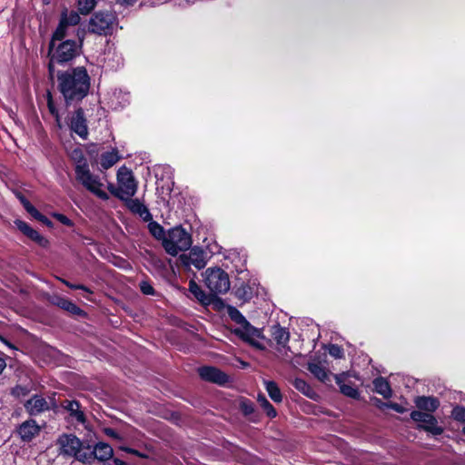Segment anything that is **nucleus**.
Masks as SVG:
<instances>
[{
	"mask_svg": "<svg viewBox=\"0 0 465 465\" xmlns=\"http://www.w3.org/2000/svg\"><path fill=\"white\" fill-rule=\"evenodd\" d=\"M14 223L17 230H19L25 237L32 242H35L38 246L47 248L50 244L48 239L40 234L38 231L31 227L26 222L15 219Z\"/></svg>",
	"mask_w": 465,
	"mask_h": 465,
	"instance_id": "17",
	"label": "nucleus"
},
{
	"mask_svg": "<svg viewBox=\"0 0 465 465\" xmlns=\"http://www.w3.org/2000/svg\"><path fill=\"white\" fill-rule=\"evenodd\" d=\"M60 18L62 20L65 21L67 26H69V25H76L79 24V22L81 20L79 15L76 12L72 11L69 15H67V11L66 10L62 12Z\"/></svg>",
	"mask_w": 465,
	"mask_h": 465,
	"instance_id": "39",
	"label": "nucleus"
},
{
	"mask_svg": "<svg viewBox=\"0 0 465 465\" xmlns=\"http://www.w3.org/2000/svg\"><path fill=\"white\" fill-rule=\"evenodd\" d=\"M31 216L35 220H36V221L42 223L43 224H45V226H47L48 228H53L54 227V223L47 216H45L41 212H39L37 209H35L31 213Z\"/></svg>",
	"mask_w": 465,
	"mask_h": 465,
	"instance_id": "42",
	"label": "nucleus"
},
{
	"mask_svg": "<svg viewBox=\"0 0 465 465\" xmlns=\"http://www.w3.org/2000/svg\"><path fill=\"white\" fill-rule=\"evenodd\" d=\"M414 403L418 411L430 414L436 411L440 405L439 399L434 396H417L414 399Z\"/></svg>",
	"mask_w": 465,
	"mask_h": 465,
	"instance_id": "22",
	"label": "nucleus"
},
{
	"mask_svg": "<svg viewBox=\"0 0 465 465\" xmlns=\"http://www.w3.org/2000/svg\"><path fill=\"white\" fill-rule=\"evenodd\" d=\"M65 286L70 288L71 290H82L89 294H93L94 292L87 286L81 283H73L67 280L61 279L60 280Z\"/></svg>",
	"mask_w": 465,
	"mask_h": 465,
	"instance_id": "44",
	"label": "nucleus"
},
{
	"mask_svg": "<svg viewBox=\"0 0 465 465\" xmlns=\"http://www.w3.org/2000/svg\"><path fill=\"white\" fill-rule=\"evenodd\" d=\"M270 334L272 340L278 345V351L282 349H290L288 342L290 341V332L287 328L282 327L279 323H276L270 328Z\"/></svg>",
	"mask_w": 465,
	"mask_h": 465,
	"instance_id": "21",
	"label": "nucleus"
},
{
	"mask_svg": "<svg viewBox=\"0 0 465 465\" xmlns=\"http://www.w3.org/2000/svg\"><path fill=\"white\" fill-rule=\"evenodd\" d=\"M51 215L56 221H58L59 223H61L62 224H64V225H65L67 227H74V223L73 222V220L68 218L64 213L54 212V213H52Z\"/></svg>",
	"mask_w": 465,
	"mask_h": 465,
	"instance_id": "45",
	"label": "nucleus"
},
{
	"mask_svg": "<svg viewBox=\"0 0 465 465\" xmlns=\"http://www.w3.org/2000/svg\"><path fill=\"white\" fill-rule=\"evenodd\" d=\"M189 292L203 305H211L213 302L223 303L222 298L214 293H206L194 280L189 282Z\"/></svg>",
	"mask_w": 465,
	"mask_h": 465,
	"instance_id": "18",
	"label": "nucleus"
},
{
	"mask_svg": "<svg viewBox=\"0 0 465 465\" xmlns=\"http://www.w3.org/2000/svg\"><path fill=\"white\" fill-rule=\"evenodd\" d=\"M411 419L417 423V429L432 436H440L444 432V428L439 425L438 420L433 414L414 410L410 414Z\"/></svg>",
	"mask_w": 465,
	"mask_h": 465,
	"instance_id": "9",
	"label": "nucleus"
},
{
	"mask_svg": "<svg viewBox=\"0 0 465 465\" xmlns=\"http://www.w3.org/2000/svg\"><path fill=\"white\" fill-rule=\"evenodd\" d=\"M257 401L260 403L261 407L266 413L267 417H269L270 419H273L278 415L276 409L267 400L264 394H258Z\"/></svg>",
	"mask_w": 465,
	"mask_h": 465,
	"instance_id": "34",
	"label": "nucleus"
},
{
	"mask_svg": "<svg viewBox=\"0 0 465 465\" xmlns=\"http://www.w3.org/2000/svg\"><path fill=\"white\" fill-rule=\"evenodd\" d=\"M144 222L148 223L153 220V215L150 213L149 209L145 206V208L138 214Z\"/></svg>",
	"mask_w": 465,
	"mask_h": 465,
	"instance_id": "53",
	"label": "nucleus"
},
{
	"mask_svg": "<svg viewBox=\"0 0 465 465\" xmlns=\"http://www.w3.org/2000/svg\"><path fill=\"white\" fill-rule=\"evenodd\" d=\"M17 432L24 441H31L40 432V427L33 419L24 421L17 429Z\"/></svg>",
	"mask_w": 465,
	"mask_h": 465,
	"instance_id": "23",
	"label": "nucleus"
},
{
	"mask_svg": "<svg viewBox=\"0 0 465 465\" xmlns=\"http://www.w3.org/2000/svg\"><path fill=\"white\" fill-rule=\"evenodd\" d=\"M103 432L109 438H112L117 441H122L124 440L123 436L120 435L114 429L110 427H104L103 429Z\"/></svg>",
	"mask_w": 465,
	"mask_h": 465,
	"instance_id": "49",
	"label": "nucleus"
},
{
	"mask_svg": "<svg viewBox=\"0 0 465 465\" xmlns=\"http://www.w3.org/2000/svg\"><path fill=\"white\" fill-rule=\"evenodd\" d=\"M450 417L460 422H465V407L456 404L451 411Z\"/></svg>",
	"mask_w": 465,
	"mask_h": 465,
	"instance_id": "41",
	"label": "nucleus"
},
{
	"mask_svg": "<svg viewBox=\"0 0 465 465\" xmlns=\"http://www.w3.org/2000/svg\"><path fill=\"white\" fill-rule=\"evenodd\" d=\"M307 370L322 383L331 385L335 374L323 366L321 356L314 355L308 362Z\"/></svg>",
	"mask_w": 465,
	"mask_h": 465,
	"instance_id": "14",
	"label": "nucleus"
},
{
	"mask_svg": "<svg viewBox=\"0 0 465 465\" xmlns=\"http://www.w3.org/2000/svg\"><path fill=\"white\" fill-rule=\"evenodd\" d=\"M120 450H122L129 454H133L134 456L142 458V459H149V455L146 452H142L138 450H135V449H133L130 447H120Z\"/></svg>",
	"mask_w": 465,
	"mask_h": 465,
	"instance_id": "50",
	"label": "nucleus"
},
{
	"mask_svg": "<svg viewBox=\"0 0 465 465\" xmlns=\"http://www.w3.org/2000/svg\"><path fill=\"white\" fill-rule=\"evenodd\" d=\"M374 391L381 394L384 399H390L392 395V390L387 379L380 376L373 380Z\"/></svg>",
	"mask_w": 465,
	"mask_h": 465,
	"instance_id": "29",
	"label": "nucleus"
},
{
	"mask_svg": "<svg viewBox=\"0 0 465 465\" xmlns=\"http://www.w3.org/2000/svg\"><path fill=\"white\" fill-rule=\"evenodd\" d=\"M107 189L110 192V193L114 197L118 198L121 201L125 200V195L120 186L116 187L114 184L109 183Z\"/></svg>",
	"mask_w": 465,
	"mask_h": 465,
	"instance_id": "48",
	"label": "nucleus"
},
{
	"mask_svg": "<svg viewBox=\"0 0 465 465\" xmlns=\"http://www.w3.org/2000/svg\"><path fill=\"white\" fill-rule=\"evenodd\" d=\"M57 89L64 97L66 106L81 103L89 94L91 77L84 66L58 71Z\"/></svg>",
	"mask_w": 465,
	"mask_h": 465,
	"instance_id": "1",
	"label": "nucleus"
},
{
	"mask_svg": "<svg viewBox=\"0 0 465 465\" xmlns=\"http://www.w3.org/2000/svg\"><path fill=\"white\" fill-rule=\"evenodd\" d=\"M233 294L242 303H244L252 300L253 296L252 288L242 282L239 286H234Z\"/></svg>",
	"mask_w": 465,
	"mask_h": 465,
	"instance_id": "28",
	"label": "nucleus"
},
{
	"mask_svg": "<svg viewBox=\"0 0 465 465\" xmlns=\"http://www.w3.org/2000/svg\"><path fill=\"white\" fill-rule=\"evenodd\" d=\"M6 367V361L5 359L0 356V374L3 372V371Z\"/></svg>",
	"mask_w": 465,
	"mask_h": 465,
	"instance_id": "58",
	"label": "nucleus"
},
{
	"mask_svg": "<svg viewBox=\"0 0 465 465\" xmlns=\"http://www.w3.org/2000/svg\"><path fill=\"white\" fill-rule=\"evenodd\" d=\"M462 433L465 435V426L462 428Z\"/></svg>",
	"mask_w": 465,
	"mask_h": 465,
	"instance_id": "63",
	"label": "nucleus"
},
{
	"mask_svg": "<svg viewBox=\"0 0 465 465\" xmlns=\"http://www.w3.org/2000/svg\"><path fill=\"white\" fill-rule=\"evenodd\" d=\"M46 101L49 113L54 117L57 126L59 128H62L61 116L59 114L58 109L54 102V98L50 91H47L46 93Z\"/></svg>",
	"mask_w": 465,
	"mask_h": 465,
	"instance_id": "35",
	"label": "nucleus"
},
{
	"mask_svg": "<svg viewBox=\"0 0 465 465\" xmlns=\"http://www.w3.org/2000/svg\"><path fill=\"white\" fill-rule=\"evenodd\" d=\"M227 312L230 319L241 326L239 328H235L232 331V333L239 337L242 341L257 350L264 351L266 349L262 342L257 341V339L264 338L261 329L252 326L246 320L243 314L233 306H228Z\"/></svg>",
	"mask_w": 465,
	"mask_h": 465,
	"instance_id": "3",
	"label": "nucleus"
},
{
	"mask_svg": "<svg viewBox=\"0 0 465 465\" xmlns=\"http://www.w3.org/2000/svg\"><path fill=\"white\" fill-rule=\"evenodd\" d=\"M372 401H373L374 405H375L377 408H379V409H382V408H384V407H386V408H387V404H389V401H388V402H384V401H382L381 399L376 398V397H374V398L372 399Z\"/></svg>",
	"mask_w": 465,
	"mask_h": 465,
	"instance_id": "55",
	"label": "nucleus"
},
{
	"mask_svg": "<svg viewBox=\"0 0 465 465\" xmlns=\"http://www.w3.org/2000/svg\"><path fill=\"white\" fill-rule=\"evenodd\" d=\"M147 227L149 232L154 239H156L157 241H161L162 243L165 242L164 240H166L167 238V232L159 223L155 221H151V223H148Z\"/></svg>",
	"mask_w": 465,
	"mask_h": 465,
	"instance_id": "32",
	"label": "nucleus"
},
{
	"mask_svg": "<svg viewBox=\"0 0 465 465\" xmlns=\"http://www.w3.org/2000/svg\"><path fill=\"white\" fill-rule=\"evenodd\" d=\"M60 408L68 414L66 417L68 420L80 424L86 422V416L78 401L64 399L60 401Z\"/></svg>",
	"mask_w": 465,
	"mask_h": 465,
	"instance_id": "15",
	"label": "nucleus"
},
{
	"mask_svg": "<svg viewBox=\"0 0 465 465\" xmlns=\"http://www.w3.org/2000/svg\"><path fill=\"white\" fill-rule=\"evenodd\" d=\"M67 28L68 26L65 21L60 18L58 25L53 32L50 42L48 44L49 54H51L53 52L56 41L63 42L66 40L65 37L67 35Z\"/></svg>",
	"mask_w": 465,
	"mask_h": 465,
	"instance_id": "26",
	"label": "nucleus"
},
{
	"mask_svg": "<svg viewBox=\"0 0 465 465\" xmlns=\"http://www.w3.org/2000/svg\"><path fill=\"white\" fill-rule=\"evenodd\" d=\"M212 304L215 305L218 308L223 306V303H221V302H213Z\"/></svg>",
	"mask_w": 465,
	"mask_h": 465,
	"instance_id": "61",
	"label": "nucleus"
},
{
	"mask_svg": "<svg viewBox=\"0 0 465 465\" xmlns=\"http://www.w3.org/2000/svg\"><path fill=\"white\" fill-rule=\"evenodd\" d=\"M188 254H181L175 261V265L184 270H190L191 265H193L197 270H201L205 267L207 263L206 252L202 247L193 246L189 249Z\"/></svg>",
	"mask_w": 465,
	"mask_h": 465,
	"instance_id": "10",
	"label": "nucleus"
},
{
	"mask_svg": "<svg viewBox=\"0 0 465 465\" xmlns=\"http://www.w3.org/2000/svg\"><path fill=\"white\" fill-rule=\"evenodd\" d=\"M117 4L124 5V6H132L134 3H136L138 0H115Z\"/></svg>",
	"mask_w": 465,
	"mask_h": 465,
	"instance_id": "56",
	"label": "nucleus"
},
{
	"mask_svg": "<svg viewBox=\"0 0 465 465\" xmlns=\"http://www.w3.org/2000/svg\"><path fill=\"white\" fill-rule=\"evenodd\" d=\"M51 302L73 315L83 316L85 314L84 310L64 297L55 295L51 299Z\"/></svg>",
	"mask_w": 465,
	"mask_h": 465,
	"instance_id": "25",
	"label": "nucleus"
},
{
	"mask_svg": "<svg viewBox=\"0 0 465 465\" xmlns=\"http://www.w3.org/2000/svg\"><path fill=\"white\" fill-rule=\"evenodd\" d=\"M15 196L19 200L25 210L31 215V213L36 209L31 202L19 190L13 191Z\"/></svg>",
	"mask_w": 465,
	"mask_h": 465,
	"instance_id": "38",
	"label": "nucleus"
},
{
	"mask_svg": "<svg viewBox=\"0 0 465 465\" xmlns=\"http://www.w3.org/2000/svg\"><path fill=\"white\" fill-rule=\"evenodd\" d=\"M113 462L114 465H128L127 462L119 458L113 459Z\"/></svg>",
	"mask_w": 465,
	"mask_h": 465,
	"instance_id": "59",
	"label": "nucleus"
},
{
	"mask_svg": "<svg viewBox=\"0 0 465 465\" xmlns=\"http://www.w3.org/2000/svg\"><path fill=\"white\" fill-rule=\"evenodd\" d=\"M76 38L77 40L76 41V45H80V49L83 50V45H84V38L86 36V30L84 28H78L76 30Z\"/></svg>",
	"mask_w": 465,
	"mask_h": 465,
	"instance_id": "51",
	"label": "nucleus"
},
{
	"mask_svg": "<svg viewBox=\"0 0 465 465\" xmlns=\"http://www.w3.org/2000/svg\"><path fill=\"white\" fill-rule=\"evenodd\" d=\"M239 410L249 421L258 423L261 421V414L256 411L254 403L247 398L240 401Z\"/></svg>",
	"mask_w": 465,
	"mask_h": 465,
	"instance_id": "24",
	"label": "nucleus"
},
{
	"mask_svg": "<svg viewBox=\"0 0 465 465\" xmlns=\"http://www.w3.org/2000/svg\"><path fill=\"white\" fill-rule=\"evenodd\" d=\"M151 264L155 269V271L163 277H166L167 275H169L170 271L173 272L172 259L164 261L159 257H153L151 260Z\"/></svg>",
	"mask_w": 465,
	"mask_h": 465,
	"instance_id": "27",
	"label": "nucleus"
},
{
	"mask_svg": "<svg viewBox=\"0 0 465 465\" xmlns=\"http://www.w3.org/2000/svg\"><path fill=\"white\" fill-rule=\"evenodd\" d=\"M56 444L63 455L73 457L82 463H86L87 450L85 448L89 444L88 440H80L72 433H63L58 437Z\"/></svg>",
	"mask_w": 465,
	"mask_h": 465,
	"instance_id": "4",
	"label": "nucleus"
},
{
	"mask_svg": "<svg viewBox=\"0 0 465 465\" xmlns=\"http://www.w3.org/2000/svg\"><path fill=\"white\" fill-rule=\"evenodd\" d=\"M48 57H49V63L47 64L48 74H49L50 78H53L54 74V64H56V63H55V61L52 60V54H48Z\"/></svg>",
	"mask_w": 465,
	"mask_h": 465,
	"instance_id": "54",
	"label": "nucleus"
},
{
	"mask_svg": "<svg viewBox=\"0 0 465 465\" xmlns=\"http://www.w3.org/2000/svg\"><path fill=\"white\" fill-rule=\"evenodd\" d=\"M140 291L144 295H154L155 290L149 281H142L139 283Z\"/></svg>",
	"mask_w": 465,
	"mask_h": 465,
	"instance_id": "47",
	"label": "nucleus"
},
{
	"mask_svg": "<svg viewBox=\"0 0 465 465\" xmlns=\"http://www.w3.org/2000/svg\"><path fill=\"white\" fill-rule=\"evenodd\" d=\"M122 156L119 155V152L116 148H114L111 152H105L101 154L100 163L101 166L107 170L114 166Z\"/></svg>",
	"mask_w": 465,
	"mask_h": 465,
	"instance_id": "30",
	"label": "nucleus"
},
{
	"mask_svg": "<svg viewBox=\"0 0 465 465\" xmlns=\"http://www.w3.org/2000/svg\"><path fill=\"white\" fill-rule=\"evenodd\" d=\"M294 388L301 391L303 395L313 399L315 391L313 388L303 379L296 378L293 381Z\"/></svg>",
	"mask_w": 465,
	"mask_h": 465,
	"instance_id": "33",
	"label": "nucleus"
},
{
	"mask_svg": "<svg viewBox=\"0 0 465 465\" xmlns=\"http://www.w3.org/2000/svg\"><path fill=\"white\" fill-rule=\"evenodd\" d=\"M0 341H2L5 345L9 347L10 349L16 350V347L13 343H11L8 340H6L5 337H3L2 335H0Z\"/></svg>",
	"mask_w": 465,
	"mask_h": 465,
	"instance_id": "57",
	"label": "nucleus"
},
{
	"mask_svg": "<svg viewBox=\"0 0 465 465\" xmlns=\"http://www.w3.org/2000/svg\"><path fill=\"white\" fill-rule=\"evenodd\" d=\"M69 128L82 139H87L89 133L84 108L78 107L75 109L70 118Z\"/></svg>",
	"mask_w": 465,
	"mask_h": 465,
	"instance_id": "16",
	"label": "nucleus"
},
{
	"mask_svg": "<svg viewBox=\"0 0 465 465\" xmlns=\"http://www.w3.org/2000/svg\"><path fill=\"white\" fill-rule=\"evenodd\" d=\"M15 458L12 452L0 451V465H15Z\"/></svg>",
	"mask_w": 465,
	"mask_h": 465,
	"instance_id": "46",
	"label": "nucleus"
},
{
	"mask_svg": "<svg viewBox=\"0 0 465 465\" xmlns=\"http://www.w3.org/2000/svg\"><path fill=\"white\" fill-rule=\"evenodd\" d=\"M198 374L203 381L220 386H224L230 381L227 373L214 366L205 365L199 367Z\"/></svg>",
	"mask_w": 465,
	"mask_h": 465,
	"instance_id": "13",
	"label": "nucleus"
},
{
	"mask_svg": "<svg viewBox=\"0 0 465 465\" xmlns=\"http://www.w3.org/2000/svg\"><path fill=\"white\" fill-rule=\"evenodd\" d=\"M51 0H43V4L44 5H48L50 3Z\"/></svg>",
	"mask_w": 465,
	"mask_h": 465,
	"instance_id": "62",
	"label": "nucleus"
},
{
	"mask_svg": "<svg viewBox=\"0 0 465 465\" xmlns=\"http://www.w3.org/2000/svg\"><path fill=\"white\" fill-rule=\"evenodd\" d=\"M117 183L125 196L133 197L136 193L138 183L132 170L125 165L121 166L117 171Z\"/></svg>",
	"mask_w": 465,
	"mask_h": 465,
	"instance_id": "12",
	"label": "nucleus"
},
{
	"mask_svg": "<svg viewBox=\"0 0 465 465\" xmlns=\"http://www.w3.org/2000/svg\"><path fill=\"white\" fill-rule=\"evenodd\" d=\"M387 408L393 410L394 411L398 413H404L407 411V409L401 404L393 401H389V404H387Z\"/></svg>",
	"mask_w": 465,
	"mask_h": 465,
	"instance_id": "52",
	"label": "nucleus"
},
{
	"mask_svg": "<svg viewBox=\"0 0 465 465\" xmlns=\"http://www.w3.org/2000/svg\"><path fill=\"white\" fill-rule=\"evenodd\" d=\"M70 158L75 163L74 173L76 181L99 199L108 200L109 195L101 189L103 183L100 177L91 173L83 150L79 147L74 148L70 153Z\"/></svg>",
	"mask_w": 465,
	"mask_h": 465,
	"instance_id": "2",
	"label": "nucleus"
},
{
	"mask_svg": "<svg viewBox=\"0 0 465 465\" xmlns=\"http://www.w3.org/2000/svg\"><path fill=\"white\" fill-rule=\"evenodd\" d=\"M116 15L111 11H96L89 21L88 32L99 35H111Z\"/></svg>",
	"mask_w": 465,
	"mask_h": 465,
	"instance_id": "7",
	"label": "nucleus"
},
{
	"mask_svg": "<svg viewBox=\"0 0 465 465\" xmlns=\"http://www.w3.org/2000/svg\"><path fill=\"white\" fill-rule=\"evenodd\" d=\"M82 54L80 45H76L74 39H66L60 42L57 45H54V50L51 53L52 60L56 64L64 65Z\"/></svg>",
	"mask_w": 465,
	"mask_h": 465,
	"instance_id": "8",
	"label": "nucleus"
},
{
	"mask_svg": "<svg viewBox=\"0 0 465 465\" xmlns=\"http://www.w3.org/2000/svg\"><path fill=\"white\" fill-rule=\"evenodd\" d=\"M26 412L30 416H37L50 409L46 400L41 395L35 394L24 403Z\"/></svg>",
	"mask_w": 465,
	"mask_h": 465,
	"instance_id": "19",
	"label": "nucleus"
},
{
	"mask_svg": "<svg viewBox=\"0 0 465 465\" xmlns=\"http://www.w3.org/2000/svg\"><path fill=\"white\" fill-rule=\"evenodd\" d=\"M85 450H87L86 454V463L91 464L94 460H97L99 461H106L109 460L114 459V450L112 446L105 442H92L89 440L88 446H86Z\"/></svg>",
	"mask_w": 465,
	"mask_h": 465,
	"instance_id": "11",
	"label": "nucleus"
},
{
	"mask_svg": "<svg viewBox=\"0 0 465 465\" xmlns=\"http://www.w3.org/2000/svg\"><path fill=\"white\" fill-rule=\"evenodd\" d=\"M163 242L165 252L175 257L179 252H184L191 248L192 235L182 225H177L167 231V238Z\"/></svg>",
	"mask_w": 465,
	"mask_h": 465,
	"instance_id": "5",
	"label": "nucleus"
},
{
	"mask_svg": "<svg viewBox=\"0 0 465 465\" xmlns=\"http://www.w3.org/2000/svg\"><path fill=\"white\" fill-rule=\"evenodd\" d=\"M264 386L272 401H273L275 403H280L282 401L283 397L277 382L274 381H264Z\"/></svg>",
	"mask_w": 465,
	"mask_h": 465,
	"instance_id": "31",
	"label": "nucleus"
},
{
	"mask_svg": "<svg viewBox=\"0 0 465 465\" xmlns=\"http://www.w3.org/2000/svg\"><path fill=\"white\" fill-rule=\"evenodd\" d=\"M328 352L334 359H341L344 357V351L338 344H329Z\"/></svg>",
	"mask_w": 465,
	"mask_h": 465,
	"instance_id": "43",
	"label": "nucleus"
},
{
	"mask_svg": "<svg viewBox=\"0 0 465 465\" xmlns=\"http://www.w3.org/2000/svg\"><path fill=\"white\" fill-rule=\"evenodd\" d=\"M349 376L348 372H341L334 375L336 384L339 386L341 393L351 398L353 400H359L361 397L360 391L351 382L346 383V380Z\"/></svg>",
	"mask_w": 465,
	"mask_h": 465,
	"instance_id": "20",
	"label": "nucleus"
},
{
	"mask_svg": "<svg viewBox=\"0 0 465 465\" xmlns=\"http://www.w3.org/2000/svg\"><path fill=\"white\" fill-rule=\"evenodd\" d=\"M83 239L85 241V243L88 245H92L94 243V240L88 236H83Z\"/></svg>",
	"mask_w": 465,
	"mask_h": 465,
	"instance_id": "60",
	"label": "nucleus"
},
{
	"mask_svg": "<svg viewBox=\"0 0 465 465\" xmlns=\"http://www.w3.org/2000/svg\"><path fill=\"white\" fill-rule=\"evenodd\" d=\"M123 201L125 203L126 207L135 214H139L145 208V205L137 198L133 199L132 197L125 196V200Z\"/></svg>",
	"mask_w": 465,
	"mask_h": 465,
	"instance_id": "36",
	"label": "nucleus"
},
{
	"mask_svg": "<svg viewBox=\"0 0 465 465\" xmlns=\"http://www.w3.org/2000/svg\"><path fill=\"white\" fill-rule=\"evenodd\" d=\"M96 0H78V11L81 15H89L95 7Z\"/></svg>",
	"mask_w": 465,
	"mask_h": 465,
	"instance_id": "37",
	"label": "nucleus"
},
{
	"mask_svg": "<svg viewBox=\"0 0 465 465\" xmlns=\"http://www.w3.org/2000/svg\"><path fill=\"white\" fill-rule=\"evenodd\" d=\"M31 391V388L27 385L17 384L11 389L10 394L16 399L27 396Z\"/></svg>",
	"mask_w": 465,
	"mask_h": 465,
	"instance_id": "40",
	"label": "nucleus"
},
{
	"mask_svg": "<svg viewBox=\"0 0 465 465\" xmlns=\"http://www.w3.org/2000/svg\"><path fill=\"white\" fill-rule=\"evenodd\" d=\"M204 283L210 290V293H226L230 290V279L228 273L220 267H211L204 272Z\"/></svg>",
	"mask_w": 465,
	"mask_h": 465,
	"instance_id": "6",
	"label": "nucleus"
}]
</instances>
